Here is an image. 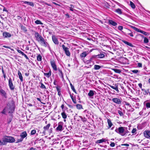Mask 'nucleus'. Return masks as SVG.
Segmentation results:
<instances>
[{
    "label": "nucleus",
    "mask_w": 150,
    "mask_h": 150,
    "mask_svg": "<svg viewBox=\"0 0 150 150\" xmlns=\"http://www.w3.org/2000/svg\"><path fill=\"white\" fill-rule=\"evenodd\" d=\"M115 131L117 133L120 134L122 136H125L126 134V133H127V132L125 131L124 127H122L116 128Z\"/></svg>",
    "instance_id": "obj_1"
},
{
    "label": "nucleus",
    "mask_w": 150,
    "mask_h": 150,
    "mask_svg": "<svg viewBox=\"0 0 150 150\" xmlns=\"http://www.w3.org/2000/svg\"><path fill=\"white\" fill-rule=\"evenodd\" d=\"M6 108L9 113L12 112L14 110V105L13 103H8Z\"/></svg>",
    "instance_id": "obj_2"
},
{
    "label": "nucleus",
    "mask_w": 150,
    "mask_h": 150,
    "mask_svg": "<svg viewBox=\"0 0 150 150\" xmlns=\"http://www.w3.org/2000/svg\"><path fill=\"white\" fill-rule=\"evenodd\" d=\"M124 30V31L123 32L124 34L126 36L128 35L132 37L134 36L132 32L130 30L127 28H125Z\"/></svg>",
    "instance_id": "obj_3"
},
{
    "label": "nucleus",
    "mask_w": 150,
    "mask_h": 150,
    "mask_svg": "<svg viewBox=\"0 0 150 150\" xmlns=\"http://www.w3.org/2000/svg\"><path fill=\"white\" fill-rule=\"evenodd\" d=\"M62 47L66 55L68 56H69L70 55V53L69 50V48L66 47L64 45H62Z\"/></svg>",
    "instance_id": "obj_4"
},
{
    "label": "nucleus",
    "mask_w": 150,
    "mask_h": 150,
    "mask_svg": "<svg viewBox=\"0 0 150 150\" xmlns=\"http://www.w3.org/2000/svg\"><path fill=\"white\" fill-rule=\"evenodd\" d=\"M5 137L7 143H13L15 141V140L13 137L11 136H6Z\"/></svg>",
    "instance_id": "obj_5"
},
{
    "label": "nucleus",
    "mask_w": 150,
    "mask_h": 150,
    "mask_svg": "<svg viewBox=\"0 0 150 150\" xmlns=\"http://www.w3.org/2000/svg\"><path fill=\"white\" fill-rule=\"evenodd\" d=\"M63 123L62 122H60L58 124V127L56 128L57 131L61 132L62 130L63 126Z\"/></svg>",
    "instance_id": "obj_6"
},
{
    "label": "nucleus",
    "mask_w": 150,
    "mask_h": 150,
    "mask_svg": "<svg viewBox=\"0 0 150 150\" xmlns=\"http://www.w3.org/2000/svg\"><path fill=\"white\" fill-rule=\"evenodd\" d=\"M8 85L10 89L13 90L14 89V86L12 81L11 78H10L8 80Z\"/></svg>",
    "instance_id": "obj_7"
},
{
    "label": "nucleus",
    "mask_w": 150,
    "mask_h": 150,
    "mask_svg": "<svg viewBox=\"0 0 150 150\" xmlns=\"http://www.w3.org/2000/svg\"><path fill=\"white\" fill-rule=\"evenodd\" d=\"M112 101L116 104L119 105L122 103L121 100L117 98H114L112 99Z\"/></svg>",
    "instance_id": "obj_8"
},
{
    "label": "nucleus",
    "mask_w": 150,
    "mask_h": 150,
    "mask_svg": "<svg viewBox=\"0 0 150 150\" xmlns=\"http://www.w3.org/2000/svg\"><path fill=\"white\" fill-rule=\"evenodd\" d=\"M144 136L147 138H150V131L146 130L144 132Z\"/></svg>",
    "instance_id": "obj_9"
},
{
    "label": "nucleus",
    "mask_w": 150,
    "mask_h": 150,
    "mask_svg": "<svg viewBox=\"0 0 150 150\" xmlns=\"http://www.w3.org/2000/svg\"><path fill=\"white\" fill-rule=\"evenodd\" d=\"M50 63L53 69L55 71H57V69L55 61L54 60L51 61Z\"/></svg>",
    "instance_id": "obj_10"
},
{
    "label": "nucleus",
    "mask_w": 150,
    "mask_h": 150,
    "mask_svg": "<svg viewBox=\"0 0 150 150\" xmlns=\"http://www.w3.org/2000/svg\"><path fill=\"white\" fill-rule=\"evenodd\" d=\"M20 136L21 137L20 141H22L23 139L25 137L27 136L26 132L25 131L21 133Z\"/></svg>",
    "instance_id": "obj_11"
},
{
    "label": "nucleus",
    "mask_w": 150,
    "mask_h": 150,
    "mask_svg": "<svg viewBox=\"0 0 150 150\" xmlns=\"http://www.w3.org/2000/svg\"><path fill=\"white\" fill-rule=\"evenodd\" d=\"M52 40L54 43L57 45H58L59 43V42L57 38L55 37L54 35H53L52 36Z\"/></svg>",
    "instance_id": "obj_12"
},
{
    "label": "nucleus",
    "mask_w": 150,
    "mask_h": 150,
    "mask_svg": "<svg viewBox=\"0 0 150 150\" xmlns=\"http://www.w3.org/2000/svg\"><path fill=\"white\" fill-rule=\"evenodd\" d=\"M35 36L37 41L42 37L38 33L36 32H35Z\"/></svg>",
    "instance_id": "obj_13"
},
{
    "label": "nucleus",
    "mask_w": 150,
    "mask_h": 150,
    "mask_svg": "<svg viewBox=\"0 0 150 150\" xmlns=\"http://www.w3.org/2000/svg\"><path fill=\"white\" fill-rule=\"evenodd\" d=\"M3 35L5 38L10 37L11 36V35L10 33L6 32H4Z\"/></svg>",
    "instance_id": "obj_14"
},
{
    "label": "nucleus",
    "mask_w": 150,
    "mask_h": 150,
    "mask_svg": "<svg viewBox=\"0 0 150 150\" xmlns=\"http://www.w3.org/2000/svg\"><path fill=\"white\" fill-rule=\"evenodd\" d=\"M109 86L118 92H119V91L118 88V85L117 84H115V86H113L111 85H109Z\"/></svg>",
    "instance_id": "obj_15"
},
{
    "label": "nucleus",
    "mask_w": 150,
    "mask_h": 150,
    "mask_svg": "<svg viewBox=\"0 0 150 150\" xmlns=\"http://www.w3.org/2000/svg\"><path fill=\"white\" fill-rule=\"evenodd\" d=\"M41 43L42 44L43 46H44L45 47H46L48 45V47L49 49L50 50V48L49 46L48 43L46 41H45V40L43 41Z\"/></svg>",
    "instance_id": "obj_16"
},
{
    "label": "nucleus",
    "mask_w": 150,
    "mask_h": 150,
    "mask_svg": "<svg viewBox=\"0 0 150 150\" xmlns=\"http://www.w3.org/2000/svg\"><path fill=\"white\" fill-rule=\"evenodd\" d=\"M109 23L110 24H111L114 26H115L117 24L115 22L111 20H109Z\"/></svg>",
    "instance_id": "obj_17"
},
{
    "label": "nucleus",
    "mask_w": 150,
    "mask_h": 150,
    "mask_svg": "<svg viewBox=\"0 0 150 150\" xmlns=\"http://www.w3.org/2000/svg\"><path fill=\"white\" fill-rule=\"evenodd\" d=\"M22 2H23L24 3L28 4L29 5L32 6H34V5L33 3L32 2H29L27 1H23Z\"/></svg>",
    "instance_id": "obj_18"
},
{
    "label": "nucleus",
    "mask_w": 150,
    "mask_h": 150,
    "mask_svg": "<svg viewBox=\"0 0 150 150\" xmlns=\"http://www.w3.org/2000/svg\"><path fill=\"white\" fill-rule=\"evenodd\" d=\"M107 122L108 125V129H109L111 127L113 124L112 123L111 120L109 119L107 120Z\"/></svg>",
    "instance_id": "obj_19"
},
{
    "label": "nucleus",
    "mask_w": 150,
    "mask_h": 150,
    "mask_svg": "<svg viewBox=\"0 0 150 150\" xmlns=\"http://www.w3.org/2000/svg\"><path fill=\"white\" fill-rule=\"evenodd\" d=\"M87 55V54L86 52H84L81 54L80 56L81 58H84Z\"/></svg>",
    "instance_id": "obj_20"
},
{
    "label": "nucleus",
    "mask_w": 150,
    "mask_h": 150,
    "mask_svg": "<svg viewBox=\"0 0 150 150\" xmlns=\"http://www.w3.org/2000/svg\"><path fill=\"white\" fill-rule=\"evenodd\" d=\"M106 141V140L105 139H102L97 140L96 142V143L97 144L101 143L104 142H105Z\"/></svg>",
    "instance_id": "obj_21"
},
{
    "label": "nucleus",
    "mask_w": 150,
    "mask_h": 150,
    "mask_svg": "<svg viewBox=\"0 0 150 150\" xmlns=\"http://www.w3.org/2000/svg\"><path fill=\"white\" fill-rule=\"evenodd\" d=\"M0 92L1 94V95L5 97V98L6 97V93L5 91L1 89L0 90Z\"/></svg>",
    "instance_id": "obj_22"
},
{
    "label": "nucleus",
    "mask_w": 150,
    "mask_h": 150,
    "mask_svg": "<svg viewBox=\"0 0 150 150\" xmlns=\"http://www.w3.org/2000/svg\"><path fill=\"white\" fill-rule=\"evenodd\" d=\"M123 42L125 44L127 45H129L130 47H133V45L131 43L129 42H128L127 41H125V40H123Z\"/></svg>",
    "instance_id": "obj_23"
},
{
    "label": "nucleus",
    "mask_w": 150,
    "mask_h": 150,
    "mask_svg": "<svg viewBox=\"0 0 150 150\" xmlns=\"http://www.w3.org/2000/svg\"><path fill=\"white\" fill-rule=\"evenodd\" d=\"M18 75L19 76V78L21 82L23 81V77L22 76V74L21 72L18 71Z\"/></svg>",
    "instance_id": "obj_24"
},
{
    "label": "nucleus",
    "mask_w": 150,
    "mask_h": 150,
    "mask_svg": "<svg viewBox=\"0 0 150 150\" xmlns=\"http://www.w3.org/2000/svg\"><path fill=\"white\" fill-rule=\"evenodd\" d=\"M44 75L47 77L49 78L51 75V71L50 70L48 73H44Z\"/></svg>",
    "instance_id": "obj_25"
},
{
    "label": "nucleus",
    "mask_w": 150,
    "mask_h": 150,
    "mask_svg": "<svg viewBox=\"0 0 150 150\" xmlns=\"http://www.w3.org/2000/svg\"><path fill=\"white\" fill-rule=\"evenodd\" d=\"M97 58H102L105 57V55L103 54H100L98 55H96Z\"/></svg>",
    "instance_id": "obj_26"
},
{
    "label": "nucleus",
    "mask_w": 150,
    "mask_h": 150,
    "mask_svg": "<svg viewBox=\"0 0 150 150\" xmlns=\"http://www.w3.org/2000/svg\"><path fill=\"white\" fill-rule=\"evenodd\" d=\"M50 126V124H48L46 126H44L43 127L44 130L45 131H46L48 130L49 129Z\"/></svg>",
    "instance_id": "obj_27"
},
{
    "label": "nucleus",
    "mask_w": 150,
    "mask_h": 150,
    "mask_svg": "<svg viewBox=\"0 0 150 150\" xmlns=\"http://www.w3.org/2000/svg\"><path fill=\"white\" fill-rule=\"evenodd\" d=\"M94 94V91L92 90L90 91L89 92L88 94V95L89 96H93Z\"/></svg>",
    "instance_id": "obj_28"
},
{
    "label": "nucleus",
    "mask_w": 150,
    "mask_h": 150,
    "mask_svg": "<svg viewBox=\"0 0 150 150\" xmlns=\"http://www.w3.org/2000/svg\"><path fill=\"white\" fill-rule=\"evenodd\" d=\"M61 115L62 116V117L64 119H65L67 117V115H66V113L65 112H63L61 113Z\"/></svg>",
    "instance_id": "obj_29"
},
{
    "label": "nucleus",
    "mask_w": 150,
    "mask_h": 150,
    "mask_svg": "<svg viewBox=\"0 0 150 150\" xmlns=\"http://www.w3.org/2000/svg\"><path fill=\"white\" fill-rule=\"evenodd\" d=\"M58 70L59 71V76L62 78H63V75L62 71L60 69H58Z\"/></svg>",
    "instance_id": "obj_30"
},
{
    "label": "nucleus",
    "mask_w": 150,
    "mask_h": 150,
    "mask_svg": "<svg viewBox=\"0 0 150 150\" xmlns=\"http://www.w3.org/2000/svg\"><path fill=\"white\" fill-rule=\"evenodd\" d=\"M115 11L118 14H122V11L121 10L120 8H118L116 9L115 10Z\"/></svg>",
    "instance_id": "obj_31"
},
{
    "label": "nucleus",
    "mask_w": 150,
    "mask_h": 150,
    "mask_svg": "<svg viewBox=\"0 0 150 150\" xmlns=\"http://www.w3.org/2000/svg\"><path fill=\"white\" fill-rule=\"evenodd\" d=\"M2 141L4 145L6 144L7 143L6 137L2 138Z\"/></svg>",
    "instance_id": "obj_32"
},
{
    "label": "nucleus",
    "mask_w": 150,
    "mask_h": 150,
    "mask_svg": "<svg viewBox=\"0 0 150 150\" xmlns=\"http://www.w3.org/2000/svg\"><path fill=\"white\" fill-rule=\"evenodd\" d=\"M112 70L115 73L120 74L121 72V71L117 69H113Z\"/></svg>",
    "instance_id": "obj_33"
},
{
    "label": "nucleus",
    "mask_w": 150,
    "mask_h": 150,
    "mask_svg": "<svg viewBox=\"0 0 150 150\" xmlns=\"http://www.w3.org/2000/svg\"><path fill=\"white\" fill-rule=\"evenodd\" d=\"M96 58H97V57L96 55H93L92 56V57L90 58L89 61L90 62H92V60Z\"/></svg>",
    "instance_id": "obj_34"
},
{
    "label": "nucleus",
    "mask_w": 150,
    "mask_h": 150,
    "mask_svg": "<svg viewBox=\"0 0 150 150\" xmlns=\"http://www.w3.org/2000/svg\"><path fill=\"white\" fill-rule=\"evenodd\" d=\"M101 67L100 66L98 65H95L94 66V69L96 70H98Z\"/></svg>",
    "instance_id": "obj_35"
},
{
    "label": "nucleus",
    "mask_w": 150,
    "mask_h": 150,
    "mask_svg": "<svg viewBox=\"0 0 150 150\" xmlns=\"http://www.w3.org/2000/svg\"><path fill=\"white\" fill-rule=\"evenodd\" d=\"M21 30H23L24 32H26L27 31V30L26 27L24 26H21Z\"/></svg>",
    "instance_id": "obj_36"
},
{
    "label": "nucleus",
    "mask_w": 150,
    "mask_h": 150,
    "mask_svg": "<svg viewBox=\"0 0 150 150\" xmlns=\"http://www.w3.org/2000/svg\"><path fill=\"white\" fill-rule=\"evenodd\" d=\"M70 85L71 88L72 90H73V91L75 93H76V91L74 87V86H73V85H72V84L71 83H70Z\"/></svg>",
    "instance_id": "obj_37"
},
{
    "label": "nucleus",
    "mask_w": 150,
    "mask_h": 150,
    "mask_svg": "<svg viewBox=\"0 0 150 150\" xmlns=\"http://www.w3.org/2000/svg\"><path fill=\"white\" fill-rule=\"evenodd\" d=\"M76 108L77 109H81L82 108V105L79 104H77L76 105Z\"/></svg>",
    "instance_id": "obj_38"
},
{
    "label": "nucleus",
    "mask_w": 150,
    "mask_h": 150,
    "mask_svg": "<svg viewBox=\"0 0 150 150\" xmlns=\"http://www.w3.org/2000/svg\"><path fill=\"white\" fill-rule=\"evenodd\" d=\"M35 23L37 24H43V23L41 22L39 20H37L35 21Z\"/></svg>",
    "instance_id": "obj_39"
},
{
    "label": "nucleus",
    "mask_w": 150,
    "mask_h": 150,
    "mask_svg": "<svg viewBox=\"0 0 150 150\" xmlns=\"http://www.w3.org/2000/svg\"><path fill=\"white\" fill-rule=\"evenodd\" d=\"M37 60L38 61H40L42 60V57L40 55H39L37 56Z\"/></svg>",
    "instance_id": "obj_40"
},
{
    "label": "nucleus",
    "mask_w": 150,
    "mask_h": 150,
    "mask_svg": "<svg viewBox=\"0 0 150 150\" xmlns=\"http://www.w3.org/2000/svg\"><path fill=\"white\" fill-rule=\"evenodd\" d=\"M130 5L133 8H134L135 7V6L134 4L132 1H130Z\"/></svg>",
    "instance_id": "obj_41"
},
{
    "label": "nucleus",
    "mask_w": 150,
    "mask_h": 150,
    "mask_svg": "<svg viewBox=\"0 0 150 150\" xmlns=\"http://www.w3.org/2000/svg\"><path fill=\"white\" fill-rule=\"evenodd\" d=\"M140 33L146 35H149V33H147V32H145V31H142V30H141V31H140Z\"/></svg>",
    "instance_id": "obj_42"
},
{
    "label": "nucleus",
    "mask_w": 150,
    "mask_h": 150,
    "mask_svg": "<svg viewBox=\"0 0 150 150\" xmlns=\"http://www.w3.org/2000/svg\"><path fill=\"white\" fill-rule=\"evenodd\" d=\"M146 106L147 109L150 108V103H146Z\"/></svg>",
    "instance_id": "obj_43"
},
{
    "label": "nucleus",
    "mask_w": 150,
    "mask_h": 150,
    "mask_svg": "<svg viewBox=\"0 0 150 150\" xmlns=\"http://www.w3.org/2000/svg\"><path fill=\"white\" fill-rule=\"evenodd\" d=\"M70 96H71V97L73 101V102L74 103H76V100L75 99H74V96H73L72 95H70Z\"/></svg>",
    "instance_id": "obj_44"
},
{
    "label": "nucleus",
    "mask_w": 150,
    "mask_h": 150,
    "mask_svg": "<svg viewBox=\"0 0 150 150\" xmlns=\"http://www.w3.org/2000/svg\"><path fill=\"white\" fill-rule=\"evenodd\" d=\"M69 7L70 10L71 11H74V6L73 5L71 4L70 5V6Z\"/></svg>",
    "instance_id": "obj_45"
},
{
    "label": "nucleus",
    "mask_w": 150,
    "mask_h": 150,
    "mask_svg": "<svg viewBox=\"0 0 150 150\" xmlns=\"http://www.w3.org/2000/svg\"><path fill=\"white\" fill-rule=\"evenodd\" d=\"M144 42L145 43H147L149 42V41L148 39H147L145 37L144 38Z\"/></svg>",
    "instance_id": "obj_46"
},
{
    "label": "nucleus",
    "mask_w": 150,
    "mask_h": 150,
    "mask_svg": "<svg viewBox=\"0 0 150 150\" xmlns=\"http://www.w3.org/2000/svg\"><path fill=\"white\" fill-rule=\"evenodd\" d=\"M40 84H41L40 87L42 88L45 89H46L45 86L42 83H41Z\"/></svg>",
    "instance_id": "obj_47"
},
{
    "label": "nucleus",
    "mask_w": 150,
    "mask_h": 150,
    "mask_svg": "<svg viewBox=\"0 0 150 150\" xmlns=\"http://www.w3.org/2000/svg\"><path fill=\"white\" fill-rule=\"evenodd\" d=\"M45 40L42 37L41 38V39H40L38 41L40 42L41 43H42Z\"/></svg>",
    "instance_id": "obj_48"
},
{
    "label": "nucleus",
    "mask_w": 150,
    "mask_h": 150,
    "mask_svg": "<svg viewBox=\"0 0 150 150\" xmlns=\"http://www.w3.org/2000/svg\"><path fill=\"white\" fill-rule=\"evenodd\" d=\"M36 132V130H35V129H33V130H32V131H31V135H34L35 134Z\"/></svg>",
    "instance_id": "obj_49"
},
{
    "label": "nucleus",
    "mask_w": 150,
    "mask_h": 150,
    "mask_svg": "<svg viewBox=\"0 0 150 150\" xmlns=\"http://www.w3.org/2000/svg\"><path fill=\"white\" fill-rule=\"evenodd\" d=\"M80 117L81 118V120L83 122H84L87 121V119L86 118H83L82 117Z\"/></svg>",
    "instance_id": "obj_50"
},
{
    "label": "nucleus",
    "mask_w": 150,
    "mask_h": 150,
    "mask_svg": "<svg viewBox=\"0 0 150 150\" xmlns=\"http://www.w3.org/2000/svg\"><path fill=\"white\" fill-rule=\"evenodd\" d=\"M118 113L119 114V115L121 116H122L123 115V114L122 112L120 110H119L118 111Z\"/></svg>",
    "instance_id": "obj_51"
},
{
    "label": "nucleus",
    "mask_w": 150,
    "mask_h": 150,
    "mask_svg": "<svg viewBox=\"0 0 150 150\" xmlns=\"http://www.w3.org/2000/svg\"><path fill=\"white\" fill-rule=\"evenodd\" d=\"M110 146L112 147H113L115 146V144L114 142H111V143L110 144Z\"/></svg>",
    "instance_id": "obj_52"
},
{
    "label": "nucleus",
    "mask_w": 150,
    "mask_h": 150,
    "mask_svg": "<svg viewBox=\"0 0 150 150\" xmlns=\"http://www.w3.org/2000/svg\"><path fill=\"white\" fill-rule=\"evenodd\" d=\"M118 28L119 30H121L123 29V27L122 26H119L118 27Z\"/></svg>",
    "instance_id": "obj_53"
},
{
    "label": "nucleus",
    "mask_w": 150,
    "mask_h": 150,
    "mask_svg": "<svg viewBox=\"0 0 150 150\" xmlns=\"http://www.w3.org/2000/svg\"><path fill=\"white\" fill-rule=\"evenodd\" d=\"M132 72L136 74L138 72V71L137 70H133L132 71Z\"/></svg>",
    "instance_id": "obj_54"
},
{
    "label": "nucleus",
    "mask_w": 150,
    "mask_h": 150,
    "mask_svg": "<svg viewBox=\"0 0 150 150\" xmlns=\"http://www.w3.org/2000/svg\"><path fill=\"white\" fill-rule=\"evenodd\" d=\"M17 51L18 53L21 54L22 55H23L24 53L21 50H17Z\"/></svg>",
    "instance_id": "obj_55"
},
{
    "label": "nucleus",
    "mask_w": 150,
    "mask_h": 150,
    "mask_svg": "<svg viewBox=\"0 0 150 150\" xmlns=\"http://www.w3.org/2000/svg\"><path fill=\"white\" fill-rule=\"evenodd\" d=\"M137 131V129L136 128H134L132 130V133H135Z\"/></svg>",
    "instance_id": "obj_56"
},
{
    "label": "nucleus",
    "mask_w": 150,
    "mask_h": 150,
    "mask_svg": "<svg viewBox=\"0 0 150 150\" xmlns=\"http://www.w3.org/2000/svg\"><path fill=\"white\" fill-rule=\"evenodd\" d=\"M6 111H7V109L6 108L5 109H4L3 111L2 112V113L4 114H5Z\"/></svg>",
    "instance_id": "obj_57"
},
{
    "label": "nucleus",
    "mask_w": 150,
    "mask_h": 150,
    "mask_svg": "<svg viewBox=\"0 0 150 150\" xmlns=\"http://www.w3.org/2000/svg\"><path fill=\"white\" fill-rule=\"evenodd\" d=\"M22 55L24 56L27 59H29V58L27 57V56L24 53V54Z\"/></svg>",
    "instance_id": "obj_58"
},
{
    "label": "nucleus",
    "mask_w": 150,
    "mask_h": 150,
    "mask_svg": "<svg viewBox=\"0 0 150 150\" xmlns=\"http://www.w3.org/2000/svg\"><path fill=\"white\" fill-rule=\"evenodd\" d=\"M138 66L139 67H142V64L141 63H138Z\"/></svg>",
    "instance_id": "obj_59"
},
{
    "label": "nucleus",
    "mask_w": 150,
    "mask_h": 150,
    "mask_svg": "<svg viewBox=\"0 0 150 150\" xmlns=\"http://www.w3.org/2000/svg\"><path fill=\"white\" fill-rule=\"evenodd\" d=\"M122 146H129L128 144H124L121 145Z\"/></svg>",
    "instance_id": "obj_60"
},
{
    "label": "nucleus",
    "mask_w": 150,
    "mask_h": 150,
    "mask_svg": "<svg viewBox=\"0 0 150 150\" xmlns=\"http://www.w3.org/2000/svg\"><path fill=\"white\" fill-rule=\"evenodd\" d=\"M131 28H133L134 30H136V29H137V28L134 27V26H131Z\"/></svg>",
    "instance_id": "obj_61"
},
{
    "label": "nucleus",
    "mask_w": 150,
    "mask_h": 150,
    "mask_svg": "<svg viewBox=\"0 0 150 150\" xmlns=\"http://www.w3.org/2000/svg\"><path fill=\"white\" fill-rule=\"evenodd\" d=\"M56 88L58 92L60 91V89H59L58 87H56Z\"/></svg>",
    "instance_id": "obj_62"
},
{
    "label": "nucleus",
    "mask_w": 150,
    "mask_h": 150,
    "mask_svg": "<svg viewBox=\"0 0 150 150\" xmlns=\"http://www.w3.org/2000/svg\"><path fill=\"white\" fill-rule=\"evenodd\" d=\"M21 138L19 139H18L17 140V142H16V143H18V142H21L22 141H21Z\"/></svg>",
    "instance_id": "obj_63"
},
{
    "label": "nucleus",
    "mask_w": 150,
    "mask_h": 150,
    "mask_svg": "<svg viewBox=\"0 0 150 150\" xmlns=\"http://www.w3.org/2000/svg\"><path fill=\"white\" fill-rule=\"evenodd\" d=\"M141 30H140L138 28H137L135 31L137 32L140 33V31H141Z\"/></svg>",
    "instance_id": "obj_64"
}]
</instances>
